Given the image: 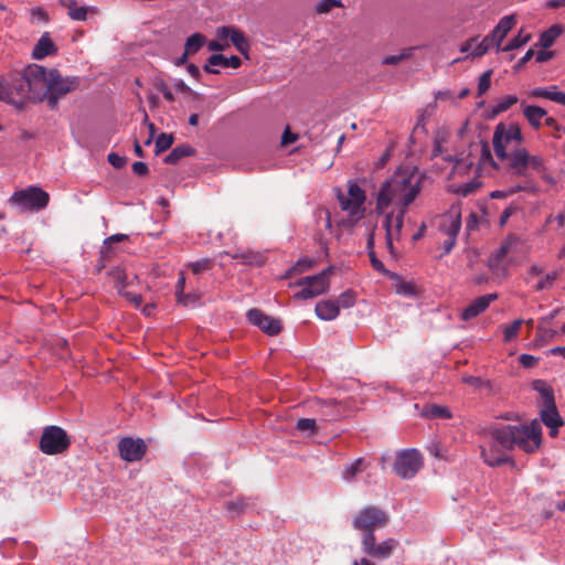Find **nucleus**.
Listing matches in <instances>:
<instances>
[{"instance_id":"nucleus-1","label":"nucleus","mask_w":565,"mask_h":565,"mask_svg":"<svg viewBox=\"0 0 565 565\" xmlns=\"http://www.w3.org/2000/svg\"><path fill=\"white\" fill-rule=\"evenodd\" d=\"M489 448L481 447V457L490 467L505 463L503 451L519 448L527 454L536 451L542 443V427L537 420L530 425H503L489 433Z\"/></svg>"},{"instance_id":"nucleus-2","label":"nucleus","mask_w":565,"mask_h":565,"mask_svg":"<svg viewBox=\"0 0 565 565\" xmlns=\"http://www.w3.org/2000/svg\"><path fill=\"white\" fill-rule=\"evenodd\" d=\"M390 522L388 514L374 505L361 509L352 520L354 530L362 533L361 550L364 554L375 559H386L393 555L399 543L394 537H388L376 543L375 531L386 527Z\"/></svg>"},{"instance_id":"nucleus-3","label":"nucleus","mask_w":565,"mask_h":565,"mask_svg":"<svg viewBox=\"0 0 565 565\" xmlns=\"http://www.w3.org/2000/svg\"><path fill=\"white\" fill-rule=\"evenodd\" d=\"M424 174L414 170H398L380 188L376 198V212L384 213L390 206L407 209L420 193Z\"/></svg>"},{"instance_id":"nucleus-4","label":"nucleus","mask_w":565,"mask_h":565,"mask_svg":"<svg viewBox=\"0 0 565 565\" xmlns=\"http://www.w3.org/2000/svg\"><path fill=\"white\" fill-rule=\"evenodd\" d=\"M498 159L508 162V168L513 174L526 175L529 169L541 171L543 169V159L539 156H532L522 146H515L505 150V157Z\"/></svg>"},{"instance_id":"nucleus-5","label":"nucleus","mask_w":565,"mask_h":565,"mask_svg":"<svg viewBox=\"0 0 565 565\" xmlns=\"http://www.w3.org/2000/svg\"><path fill=\"white\" fill-rule=\"evenodd\" d=\"M337 198L341 210L348 212L350 217L349 222L351 224L364 216L366 195L364 190L355 181H349L348 193L343 194L339 191Z\"/></svg>"},{"instance_id":"nucleus-6","label":"nucleus","mask_w":565,"mask_h":565,"mask_svg":"<svg viewBox=\"0 0 565 565\" xmlns=\"http://www.w3.org/2000/svg\"><path fill=\"white\" fill-rule=\"evenodd\" d=\"M78 86L76 77H62L57 70H51L47 87L42 99L47 102V106L54 109L58 100L74 90Z\"/></svg>"},{"instance_id":"nucleus-7","label":"nucleus","mask_w":565,"mask_h":565,"mask_svg":"<svg viewBox=\"0 0 565 565\" xmlns=\"http://www.w3.org/2000/svg\"><path fill=\"white\" fill-rule=\"evenodd\" d=\"M331 271L332 267H328L318 275L300 278L295 285L301 287V290L296 292L294 297L299 300H307L327 292L330 286L329 275Z\"/></svg>"},{"instance_id":"nucleus-8","label":"nucleus","mask_w":565,"mask_h":565,"mask_svg":"<svg viewBox=\"0 0 565 565\" xmlns=\"http://www.w3.org/2000/svg\"><path fill=\"white\" fill-rule=\"evenodd\" d=\"M523 141L522 130L519 125L513 124L507 127L504 124L497 125L492 143L497 157H505V150L521 146Z\"/></svg>"},{"instance_id":"nucleus-9","label":"nucleus","mask_w":565,"mask_h":565,"mask_svg":"<svg viewBox=\"0 0 565 565\" xmlns=\"http://www.w3.org/2000/svg\"><path fill=\"white\" fill-rule=\"evenodd\" d=\"M71 440L66 431L58 426H46L40 438V450L45 455H58L68 449Z\"/></svg>"},{"instance_id":"nucleus-10","label":"nucleus","mask_w":565,"mask_h":565,"mask_svg":"<svg viewBox=\"0 0 565 565\" xmlns=\"http://www.w3.org/2000/svg\"><path fill=\"white\" fill-rule=\"evenodd\" d=\"M50 195L39 186H29L13 193L10 202L24 211H40L47 206Z\"/></svg>"},{"instance_id":"nucleus-11","label":"nucleus","mask_w":565,"mask_h":565,"mask_svg":"<svg viewBox=\"0 0 565 565\" xmlns=\"http://www.w3.org/2000/svg\"><path fill=\"white\" fill-rule=\"evenodd\" d=\"M461 228V209L452 205L440 216L439 231L447 236L444 242V253L449 254L456 245Z\"/></svg>"},{"instance_id":"nucleus-12","label":"nucleus","mask_w":565,"mask_h":565,"mask_svg":"<svg viewBox=\"0 0 565 565\" xmlns=\"http://www.w3.org/2000/svg\"><path fill=\"white\" fill-rule=\"evenodd\" d=\"M423 465L422 456L416 449H405L396 455L393 466L394 472L403 478H413Z\"/></svg>"},{"instance_id":"nucleus-13","label":"nucleus","mask_w":565,"mask_h":565,"mask_svg":"<svg viewBox=\"0 0 565 565\" xmlns=\"http://www.w3.org/2000/svg\"><path fill=\"white\" fill-rule=\"evenodd\" d=\"M22 76L28 81V84H30L32 97L42 100L49 84V78H51V71L47 72L44 66L33 64L24 70Z\"/></svg>"},{"instance_id":"nucleus-14","label":"nucleus","mask_w":565,"mask_h":565,"mask_svg":"<svg viewBox=\"0 0 565 565\" xmlns=\"http://www.w3.org/2000/svg\"><path fill=\"white\" fill-rule=\"evenodd\" d=\"M518 245V238L514 235H509L501 245L490 255L488 266L495 273H505L508 268L507 256Z\"/></svg>"},{"instance_id":"nucleus-15","label":"nucleus","mask_w":565,"mask_h":565,"mask_svg":"<svg viewBox=\"0 0 565 565\" xmlns=\"http://www.w3.org/2000/svg\"><path fill=\"white\" fill-rule=\"evenodd\" d=\"M247 319L252 324L269 335H276L281 331V323L278 319L265 315L257 308L247 311Z\"/></svg>"},{"instance_id":"nucleus-16","label":"nucleus","mask_w":565,"mask_h":565,"mask_svg":"<svg viewBox=\"0 0 565 565\" xmlns=\"http://www.w3.org/2000/svg\"><path fill=\"white\" fill-rule=\"evenodd\" d=\"M30 84L22 74H18L8 81V95L12 97V99H9V104L21 107L30 97Z\"/></svg>"},{"instance_id":"nucleus-17","label":"nucleus","mask_w":565,"mask_h":565,"mask_svg":"<svg viewBox=\"0 0 565 565\" xmlns=\"http://www.w3.org/2000/svg\"><path fill=\"white\" fill-rule=\"evenodd\" d=\"M118 450L125 461L132 462L143 457L147 446L142 439L126 437L119 441Z\"/></svg>"},{"instance_id":"nucleus-18","label":"nucleus","mask_w":565,"mask_h":565,"mask_svg":"<svg viewBox=\"0 0 565 565\" xmlns=\"http://www.w3.org/2000/svg\"><path fill=\"white\" fill-rule=\"evenodd\" d=\"M216 35L220 40L230 39L236 50L248 58L249 42L239 29L235 26H221L216 30Z\"/></svg>"},{"instance_id":"nucleus-19","label":"nucleus","mask_w":565,"mask_h":565,"mask_svg":"<svg viewBox=\"0 0 565 565\" xmlns=\"http://www.w3.org/2000/svg\"><path fill=\"white\" fill-rule=\"evenodd\" d=\"M498 299V294H488L478 297L469 303L461 312L460 317L465 321H469L488 309L490 303Z\"/></svg>"},{"instance_id":"nucleus-20","label":"nucleus","mask_w":565,"mask_h":565,"mask_svg":"<svg viewBox=\"0 0 565 565\" xmlns=\"http://www.w3.org/2000/svg\"><path fill=\"white\" fill-rule=\"evenodd\" d=\"M407 209H396L385 215L384 228L388 236L399 239Z\"/></svg>"},{"instance_id":"nucleus-21","label":"nucleus","mask_w":565,"mask_h":565,"mask_svg":"<svg viewBox=\"0 0 565 565\" xmlns=\"http://www.w3.org/2000/svg\"><path fill=\"white\" fill-rule=\"evenodd\" d=\"M56 52V45L50 38V34L45 32L34 45L32 57L35 60H42L49 55H54Z\"/></svg>"},{"instance_id":"nucleus-22","label":"nucleus","mask_w":565,"mask_h":565,"mask_svg":"<svg viewBox=\"0 0 565 565\" xmlns=\"http://www.w3.org/2000/svg\"><path fill=\"white\" fill-rule=\"evenodd\" d=\"M515 15H505L499 21L497 26L488 35L492 38V40L497 43V46L499 47L501 42L504 40V38L508 35L511 29L515 25Z\"/></svg>"},{"instance_id":"nucleus-23","label":"nucleus","mask_w":565,"mask_h":565,"mask_svg":"<svg viewBox=\"0 0 565 565\" xmlns=\"http://www.w3.org/2000/svg\"><path fill=\"white\" fill-rule=\"evenodd\" d=\"M521 105L523 107V115L531 125V127L534 129H539L542 126V121H545V118L547 117L546 110L535 105H524V103H522Z\"/></svg>"},{"instance_id":"nucleus-24","label":"nucleus","mask_w":565,"mask_h":565,"mask_svg":"<svg viewBox=\"0 0 565 565\" xmlns=\"http://www.w3.org/2000/svg\"><path fill=\"white\" fill-rule=\"evenodd\" d=\"M531 97L545 98L565 106V93L558 92L557 86L535 87L530 92Z\"/></svg>"},{"instance_id":"nucleus-25","label":"nucleus","mask_w":565,"mask_h":565,"mask_svg":"<svg viewBox=\"0 0 565 565\" xmlns=\"http://www.w3.org/2000/svg\"><path fill=\"white\" fill-rule=\"evenodd\" d=\"M316 315L321 320H333L339 316V305L333 300H322L316 305Z\"/></svg>"},{"instance_id":"nucleus-26","label":"nucleus","mask_w":565,"mask_h":565,"mask_svg":"<svg viewBox=\"0 0 565 565\" xmlns=\"http://www.w3.org/2000/svg\"><path fill=\"white\" fill-rule=\"evenodd\" d=\"M542 422L552 429H557L563 425L562 417L559 416L557 408L554 404L545 405L541 411Z\"/></svg>"},{"instance_id":"nucleus-27","label":"nucleus","mask_w":565,"mask_h":565,"mask_svg":"<svg viewBox=\"0 0 565 565\" xmlns=\"http://www.w3.org/2000/svg\"><path fill=\"white\" fill-rule=\"evenodd\" d=\"M232 258L245 265L263 266L265 264V256L252 250H238L232 255Z\"/></svg>"},{"instance_id":"nucleus-28","label":"nucleus","mask_w":565,"mask_h":565,"mask_svg":"<svg viewBox=\"0 0 565 565\" xmlns=\"http://www.w3.org/2000/svg\"><path fill=\"white\" fill-rule=\"evenodd\" d=\"M63 8L68 10V17L74 21H85L87 19V7L77 6L76 0H58Z\"/></svg>"},{"instance_id":"nucleus-29","label":"nucleus","mask_w":565,"mask_h":565,"mask_svg":"<svg viewBox=\"0 0 565 565\" xmlns=\"http://www.w3.org/2000/svg\"><path fill=\"white\" fill-rule=\"evenodd\" d=\"M195 149L190 145H179L172 149V151L164 158V162L168 164H177L182 158L193 156Z\"/></svg>"},{"instance_id":"nucleus-30","label":"nucleus","mask_w":565,"mask_h":565,"mask_svg":"<svg viewBox=\"0 0 565 565\" xmlns=\"http://www.w3.org/2000/svg\"><path fill=\"white\" fill-rule=\"evenodd\" d=\"M366 248H367V253L370 256L372 267L381 274H387L388 271L385 269L384 264L376 257V254L374 250V230H372L367 236Z\"/></svg>"},{"instance_id":"nucleus-31","label":"nucleus","mask_w":565,"mask_h":565,"mask_svg":"<svg viewBox=\"0 0 565 565\" xmlns=\"http://www.w3.org/2000/svg\"><path fill=\"white\" fill-rule=\"evenodd\" d=\"M210 64L223 66V67H232L237 68L242 65V61L238 56L232 55L231 57H226L222 54H213L209 57Z\"/></svg>"},{"instance_id":"nucleus-32","label":"nucleus","mask_w":565,"mask_h":565,"mask_svg":"<svg viewBox=\"0 0 565 565\" xmlns=\"http://www.w3.org/2000/svg\"><path fill=\"white\" fill-rule=\"evenodd\" d=\"M563 29L559 25H553L540 36V45L543 49H548L553 45L555 40L562 34Z\"/></svg>"},{"instance_id":"nucleus-33","label":"nucleus","mask_w":565,"mask_h":565,"mask_svg":"<svg viewBox=\"0 0 565 565\" xmlns=\"http://www.w3.org/2000/svg\"><path fill=\"white\" fill-rule=\"evenodd\" d=\"M205 42H206V38H205V35H203L201 33H194V34L190 35L185 42L186 53H190L191 55L195 54L203 47Z\"/></svg>"},{"instance_id":"nucleus-34","label":"nucleus","mask_w":565,"mask_h":565,"mask_svg":"<svg viewBox=\"0 0 565 565\" xmlns=\"http://www.w3.org/2000/svg\"><path fill=\"white\" fill-rule=\"evenodd\" d=\"M423 415L427 418H450L451 413L448 407L440 405H429L424 408Z\"/></svg>"},{"instance_id":"nucleus-35","label":"nucleus","mask_w":565,"mask_h":565,"mask_svg":"<svg viewBox=\"0 0 565 565\" xmlns=\"http://www.w3.org/2000/svg\"><path fill=\"white\" fill-rule=\"evenodd\" d=\"M173 136L172 135H169V134H166V132H161L157 139H156V142H154V152L156 154H159L161 152H164L166 150H168L172 145H173Z\"/></svg>"},{"instance_id":"nucleus-36","label":"nucleus","mask_w":565,"mask_h":565,"mask_svg":"<svg viewBox=\"0 0 565 565\" xmlns=\"http://www.w3.org/2000/svg\"><path fill=\"white\" fill-rule=\"evenodd\" d=\"M523 322L524 321L522 319H516L511 324L505 326L503 328L504 342H511L512 340H514L518 337Z\"/></svg>"},{"instance_id":"nucleus-37","label":"nucleus","mask_w":565,"mask_h":565,"mask_svg":"<svg viewBox=\"0 0 565 565\" xmlns=\"http://www.w3.org/2000/svg\"><path fill=\"white\" fill-rule=\"evenodd\" d=\"M494 45L497 46V43L492 40V38L487 35L478 45L473 47L471 55L472 57H481Z\"/></svg>"},{"instance_id":"nucleus-38","label":"nucleus","mask_w":565,"mask_h":565,"mask_svg":"<svg viewBox=\"0 0 565 565\" xmlns=\"http://www.w3.org/2000/svg\"><path fill=\"white\" fill-rule=\"evenodd\" d=\"M531 39L530 34H523L522 30L519 32L518 35L512 38L509 43L502 49L504 52L516 50L524 44H526Z\"/></svg>"},{"instance_id":"nucleus-39","label":"nucleus","mask_w":565,"mask_h":565,"mask_svg":"<svg viewBox=\"0 0 565 565\" xmlns=\"http://www.w3.org/2000/svg\"><path fill=\"white\" fill-rule=\"evenodd\" d=\"M519 102L515 95H507L500 98L493 108L494 114L507 111L511 106Z\"/></svg>"},{"instance_id":"nucleus-40","label":"nucleus","mask_w":565,"mask_h":565,"mask_svg":"<svg viewBox=\"0 0 565 565\" xmlns=\"http://www.w3.org/2000/svg\"><path fill=\"white\" fill-rule=\"evenodd\" d=\"M363 462L362 458H358L352 463L348 465L342 471L343 479L348 481L352 480L358 472L362 471Z\"/></svg>"},{"instance_id":"nucleus-41","label":"nucleus","mask_w":565,"mask_h":565,"mask_svg":"<svg viewBox=\"0 0 565 565\" xmlns=\"http://www.w3.org/2000/svg\"><path fill=\"white\" fill-rule=\"evenodd\" d=\"M412 50L413 49H407V50H404L402 53L399 54H396V55H388L386 57L383 58L382 61V64L384 65H396L405 60H408L409 57H412Z\"/></svg>"},{"instance_id":"nucleus-42","label":"nucleus","mask_w":565,"mask_h":565,"mask_svg":"<svg viewBox=\"0 0 565 565\" xmlns=\"http://www.w3.org/2000/svg\"><path fill=\"white\" fill-rule=\"evenodd\" d=\"M213 262L210 258H202L196 262L190 263L189 267L191 268L194 275H199L203 271L210 270L212 268Z\"/></svg>"},{"instance_id":"nucleus-43","label":"nucleus","mask_w":565,"mask_h":565,"mask_svg":"<svg viewBox=\"0 0 565 565\" xmlns=\"http://www.w3.org/2000/svg\"><path fill=\"white\" fill-rule=\"evenodd\" d=\"M201 298L199 292H183L182 295L177 297V301L184 307L195 306Z\"/></svg>"},{"instance_id":"nucleus-44","label":"nucleus","mask_w":565,"mask_h":565,"mask_svg":"<svg viewBox=\"0 0 565 565\" xmlns=\"http://www.w3.org/2000/svg\"><path fill=\"white\" fill-rule=\"evenodd\" d=\"M334 302L339 305V309L341 307L351 308L355 303V295L352 290H347L342 292Z\"/></svg>"},{"instance_id":"nucleus-45","label":"nucleus","mask_w":565,"mask_h":565,"mask_svg":"<svg viewBox=\"0 0 565 565\" xmlns=\"http://www.w3.org/2000/svg\"><path fill=\"white\" fill-rule=\"evenodd\" d=\"M296 427L298 430H300L302 433L308 431L310 435H315L317 431L316 420L312 418L298 419Z\"/></svg>"},{"instance_id":"nucleus-46","label":"nucleus","mask_w":565,"mask_h":565,"mask_svg":"<svg viewBox=\"0 0 565 565\" xmlns=\"http://www.w3.org/2000/svg\"><path fill=\"white\" fill-rule=\"evenodd\" d=\"M558 273L552 271L546 274L535 286L536 291H542L544 289H548L553 286L554 281L557 279Z\"/></svg>"},{"instance_id":"nucleus-47","label":"nucleus","mask_w":565,"mask_h":565,"mask_svg":"<svg viewBox=\"0 0 565 565\" xmlns=\"http://www.w3.org/2000/svg\"><path fill=\"white\" fill-rule=\"evenodd\" d=\"M535 388L537 391H540L543 402H544V406L555 403L553 391L550 387L545 386L544 383L537 382V384L535 385Z\"/></svg>"},{"instance_id":"nucleus-48","label":"nucleus","mask_w":565,"mask_h":565,"mask_svg":"<svg viewBox=\"0 0 565 565\" xmlns=\"http://www.w3.org/2000/svg\"><path fill=\"white\" fill-rule=\"evenodd\" d=\"M342 7V3L340 0H321L316 6V11L318 13H328L332 8H340Z\"/></svg>"},{"instance_id":"nucleus-49","label":"nucleus","mask_w":565,"mask_h":565,"mask_svg":"<svg viewBox=\"0 0 565 565\" xmlns=\"http://www.w3.org/2000/svg\"><path fill=\"white\" fill-rule=\"evenodd\" d=\"M491 74H492L491 71H487L480 76L479 83H478V96L483 95L490 88Z\"/></svg>"},{"instance_id":"nucleus-50","label":"nucleus","mask_w":565,"mask_h":565,"mask_svg":"<svg viewBox=\"0 0 565 565\" xmlns=\"http://www.w3.org/2000/svg\"><path fill=\"white\" fill-rule=\"evenodd\" d=\"M113 277H114V280L116 282V288L118 289L119 292H122L124 288L127 286L126 273L122 269H116L113 273Z\"/></svg>"},{"instance_id":"nucleus-51","label":"nucleus","mask_w":565,"mask_h":565,"mask_svg":"<svg viewBox=\"0 0 565 565\" xmlns=\"http://www.w3.org/2000/svg\"><path fill=\"white\" fill-rule=\"evenodd\" d=\"M127 239H128V235H126V234H114V235L107 237L104 241V248H105V250H103L102 253L103 254L107 253L110 249V247H111V245L114 243H120V242H124V241H127Z\"/></svg>"},{"instance_id":"nucleus-52","label":"nucleus","mask_w":565,"mask_h":565,"mask_svg":"<svg viewBox=\"0 0 565 565\" xmlns=\"http://www.w3.org/2000/svg\"><path fill=\"white\" fill-rule=\"evenodd\" d=\"M246 507H247L246 501L244 499H241V498H237L235 500L228 501L226 503L227 511H234V512H237V513L243 512Z\"/></svg>"},{"instance_id":"nucleus-53","label":"nucleus","mask_w":565,"mask_h":565,"mask_svg":"<svg viewBox=\"0 0 565 565\" xmlns=\"http://www.w3.org/2000/svg\"><path fill=\"white\" fill-rule=\"evenodd\" d=\"M545 125L547 127H551L553 129V137L556 139L562 138V132L565 131V129L557 124V121L553 117H546L545 118Z\"/></svg>"},{"instance_id":"nucleus-54","label":"nucleus","mask_w":565,"mask_h":565,"mask_svg":"<svg viewBox=\"0 0 565 565\" xmlns=\"http://www.w3.org/2000/svg\"><path fill=\"white\" fill-rule=\"evenodd\" d=\"M396 291L401 295L413 296L415 295V286L407 281H401L396 285Z\"/></svg>"},{"instance_id":"nucleus-55","label":"nucleus","mask_w":565,"mask_h":565,"mask_svg":"<svg viewBox=\"0 0 565 565\" xmlns=\"http://www.w3.org/2000/svg\"><path fill=\"white\" fill-rule=\"evenodd\" d=\"M108 162L116 169H121L126 162L127 159L125 157L119 156L116 152H110L108 154Z\"/></svg>"},{"instance_id":"nucleus-56","label":"nucleus","mask_w":565,"mask_h":565,"mask_svg":"<svg viewBox=\"0 0 565 565\" xmlns=\"http://www.w3.org/2000/svg\"><path fill=\"white\" fill-rule=\"evenodd\" d=\"M554 337V331L543 326L537 327L536 341L546 342Z\"/></svg>"},{"instance_id":"nucleus-57","label":"nucleus","mask_w":565,"mask_h":565,"mask_svg":"<svg viewBox=\"0 0 565 565\" xmlns=\"http://www.w3.org/2000/svg\"><path fill=\"white\" fill-rule=\"evenodd\" d=\"M477 147L480 148V152H481L480 160L483 161V162L489 161V162H491V164L493 167H497L495 162L493 161V158H492V154L490 152L488 143L481 142Z\"/></svg>"},{"instance_id":"nucleus-58","label":"nucleus","mask_w":565,"mask_h":565,"mask_svg":"<svg viewBox=\"0 0 565 565\" xmlns=\"http://www.w3.org/2000/svg\"><path fill=\"white\" fill-rule=\"evenodd\" d=\"M312 266V262L310 259H300L297 264L289 269L287 276H290L292 273H301L305 269H308Z\"/></svg>"},{"instance_id":"nucleus-59","label":"nucleus","mask_w":565,"mask_h":565,"mask_svg":"<svg viewBox=\"0 0 565 565\" xmlns=\"http://www.w3.org/2000/svg\"><path fill=\"white\" fill-rule=\"evenodd\" d=\"M516 210H518V207L515 205H510L507 209H504L500 216V221H499L500 226H504L507 224V222L509 221V218L511 217V215H513Z\"/></svg>"},{"instance_id":"nucleus-60","label":"nucleus","mask_w":565,"mask_h":565,"mask_svg":"<svg viewBox=\"0 0 565 565\" xmlns=\"http://www.w3.org/2000/svg\"><path fill=\"white\" fill-rule=\"evenodd\" d=\"M119 294L122 295L129 302L134 303L136 307H139L142 302V297L139 294H134L126 290H122V292Z\"/></svg>"},{"instance_id":"nucleus-61","label":"nucleus","mask_w":565,"mask_h":565,"mask_svg":"<svg viewBox=\"0 0 565 565\" xmlns=\"http://www.w3.org/2000/svg\"><path fill=\"white\" fill-rule=\"evenodd\" d=\"M132 171L137 175H146L149 172L148 166L142 161H136L132 163Z\"/></svg>"},{"instance_id":"nucleus-62","label":"nucleus","mask_w":565,"mask_h":565,"mask_svg":"<svg viewBox=\"0 0 565 565\" xmlns=\"http://www.w3.org/2000/svg\"><path fill=\"white\" fill-rule=\"evenodd\" d=\"M298 136L296 134H292L287 127L281 136V145L286 146L289 143H292L297 140Z\"/></svg>"},{"instance_id":"nucleus-63","label":"nucleus","mask_w":565,"mask_h":565,"mask_svg":"<svg viewBox=\"0 0 565 565\" xmlns=\"http://www.w3.org/2000/svg\"><path fill=\"white\" fill-rule=\"evenodd\" d=\"M9 99H12L8 95V81L0 77V100L9 104Z\"/></svg>"},{"instance_id":"nucleus-64","label":"nucleus","mask_w":565,"mask_h":565,"mask_svg":"<svg viewBox=\"0 0 565 565\" xmlns=\"http://www.w3.org/2000/svg\"><path fill=\"white\" fill-rule=\"evenodd\" d=\"M520 362L524 367H532L537 363V358L530 354H522L520 356Z\"/></svg>"}]
</instances>
